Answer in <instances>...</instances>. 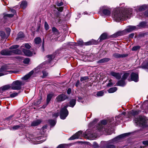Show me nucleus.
<instances>
[{
    "label": "nucleus",
    "instance_id": "obj_58",
    "mask_svg": "<svg viewBox=\"0 0 148 148\" xmlns=\"http://www.w3.org/2000/svg\"><path fill=\"white\" fill-rule=\"evenodd\" d=\"M79 83H80L79 81V80L77 81L76 82V84H75V86L77 87H78V86L79 84Z\"/></svg>",
    "mask_w": 148,
    "mask_h": 148
},
{
    "label": "nucleus",
    "instance_id": "obj_25",
    "mask_svg": "<svg viewBox=\"0 0 148 148\" xmlns=\"http://www.w3.org/2000/svg\"><path fill=\"white\" fill-rule=\"evenodd\" d=\"M35 43L36 45H38L42 42L41 39L39 37H37L34 39Z\"/></svg>",
    "mask_w": 148,
    "mask_h": 148
},
{
    "label": "nucleus",
    "instance_id": "obj_35",
    "mask_svg": "<svg viewBox=\"0 0 148 148\" xmlns=\"http://www.w3.org/2000/svg\"><path fill=\"white\" fill-rule=\"evenodd\" d=\"M97 43L96 41H95V43H93L91 41H88L87 42L84 43V45H91L92 44H96Z\"/></svg>",
    "mask_w": 148,
    "mask_h": 148
},
{
    "label": "nucleus",
    "instance_id": "obj_55",
    "mask_svg": "<svg viewBox=\"0 0 148 148\" xmlns=\"http://www.w3.org/2000/svg\"><path fill=\"white\" fill-rule=\"evenodd\" d=\"M59 115V114L58 112H57L56 113H54L53 114V117H57Z\"/></svg>",
    "mask_w": 148,
    "mask_h": 148
},
{
    "label": "nucleus",
    "instance_id": "obj_9",
    "mask_svg": "<svg viewBox=\"0 0 148 148\" xmlns=\"http://www.w3.org/2000/svg\"><path fill=\"white\" fill-rule=\"evenodd\" d=\"M110 75L114 77L116 79H119L121 77V74L119 73H116L113 71H111L110 73Z\"/></svg>",
    "mask_w": 148,
    "mask_h": 148
},
{
    "label": "nucleus",
    "instance_id": "obj_59",
    "mask_svg": "<svg viewBox=\"0 0 148 148\" xmlns=\"http://www.w3.org/2000/svg\"><path fill=\"white\" fill-rule=\"evenodd\" d=\"M113 83L112 82H110L108 83L107 85V86L108 87H110L113 85Z\"/></svg>",
    "mask_w": 148,
    "mask_h": 148
},
{
    "label": "nucleus",
    "instance_id": "obj_49",
    "mask_svg": "<svg viewBox=\"0 0 148 148\" xmlns=\"http://www.w3.org/2000/svg\"><path fill=\"white\" fill-rule=\"evenodd\" d=\"M14 15V14H6L4 15V17H6L8 16L9 17H12Z\"/></svg>",
    "mask_w": 148,
    "mask_h": 148
},
{
    "label": "nucleus",
    "instance_id": "obj_61",
    "mask_svg": "<svg viewBox=\"0 0 148 148\" xmlns=\"http://www.w3.org/2000/svg\"><path fill=\"white\" fill-rule=\"evenodd\" d=\"M134 33L131 34L129 35V38H132L134 36Z\"/></svg>",
    "mask_w": 148,
    "mask_h": 148
},
{
    "label": "nucleus",
    "instance_id": "obj_24",
    "mask_svg": "<svg viewBox=\"0 0 148 148\" xmlns=\"http://www.w3.org/2000/svg\"><path fill=\"white\" fill-rule=\"evenodd\" d=\"M22 127L21 125H14L13 127H11L10 129L11 130H16Z\"/></svg>",
    "mask_w": 148,
    "mask_h": 148
},
{
    "label": "nucleus",
    "instance_id": "obj_37",
    "mask_svg": "<svg viewBox=\"0 0 148 148\" xmlns=\"http://www.w3.org/2000/svg\"><path fill=\"white\" fill-rule=\"evenodd\" d=\"M19 93L14 92L10 95V97L12 98L18 95Z\"/></svg>",
    "mask_w": 148,
    "mask_h": 148
},
{
    "label": "nucleus",
    "instance_id": "obj_4",
    "mask_svg": "<svg viewBox=\"0 0 148 148\" xmlns=\"http://www.w3.org/2000/svg\"><path fill=\"white\" fill-rule=\"evenodd\" d=\"M67 107V106H64L61 110L60 118L61 119H64L68 115V112L66 109Z\"/></svg>",
    "mask_w": 148,
    "mask_h": 148
},
{
    "label": "nucleus",
    "instance_id": "obj_36",
    "mask_svg": "<svg viewBox=\"0 0 148 148\" xmlns=\"http://www.w3.org/2000/svg\"><path fill=\"white\" fill-rule=\"evenodd\" d=\"M6 68L5 66H2L0 69V72H6Z\"/></svg>",
    "mask_w": 148,
    "mask_h": 148
},
{
    "label": "nucleus",
    "instance_id": "obj_60",
    "mask_svg": "<svg viewBox=\"0 0 148 148\" xmlns=\"http://www.w3.org/2000/svg\"><path fill=\"white\" fill-rule=\"evenodd\" d=\"M58 10L59 11L62 12L63 10V8L62 7H59L58 8Z\"/></svg>",
    "mask_w": 148,
    "mask_h": 148
},
{
    "label": "nucleus",
    "instance_id": "obj_56",
    "mask_svg": "<svg viewBox=\"0 0 148 148\" xmlns=\"http://www.w3.org/2000/svg\"><path fill=\"white\" fill-rule=\"evenodd\" d=\"M101 123L103 125H106L107 124V122L106 120H103L101 121Z\"/></svg>",
    "mask_w": 148,
    "mask_h": 148
},
{
    "label": "nucleus",
    "instance_id": "obj_48",
    "mask_svg": "<svg viewBox=\"0 0 148 148\" xmlns=\"http://www.w3.org/2000/svg\"><path fill=\"white\" fill-rule=\"evenodd\" d=\"M88 79V77H82L80 79V81L81 82H82L84 80H85L87 79Z\"/></svg>",
    "mask_w": 148,
    "mask_h": 148
},
{
    "label": "nucleus",
    "instance_id": "obj_6",
    "mask_svg": "<svg viewBox=\"0 0 148 148\" xmlns=\"http://www.w3.org/2000/svg\"><path fill=\"white\" fill-rule=\"evenodd\" d=\"M129 135V133L124 134L120 135L110 141V143H114L117 141L119 139Z\"/></svg>",
    "mask_w": 148,
    "mask_h": 148
},
{
    "label": "nucleus",
    "instance_id": "obj_62",
    "mask_svg": "<svg viewBox=\"0 0 148 148\" xmlns=\"http://www.w3.org/2000/svg\"><path fill=\"white\" fill-rule=\"evenodd\" d=\"M63 3L62 2H61L59 3H58L57 4V5L58 6H60L62 5H63Z\"/></svg>",
    "mask_w": 148,
    "mask_h": 148
},
{
    "label": "nucleus",
    "instance_id": "obj_31",
    "mask_svg": "<svg viewBox=\"0 0 148 148\" xmlns=\"http://www.w3.org/2000/svg\"><path fill=\"white\" fill-rule=\"evenodd\" d=\"M147 23L145 22H142L139 23L138 25L137 26H139L141 27H145Z\"/></svg>",
    "mask_w": 148,
    "mask_h": 148
},
{
    "label": "nucleus",
    "instance_id": "obj_50",
    "mask_svg": "<svg viewBox=\"0 0 148 148\" xmlns=\"http://www.w3.org/2000/svg\"><path fill=\"white\" fill-rule=\"evenodd\" d=\"M142 67L144 69H148V62L145 65L143 64L142 65Z\"/></svg>",
    "mask_w": 148,
    "mask_h": 148
},
{
    "label": "nucleus",
    "instance_id": "obj_26",
    "mask_svg": "<svg viewBox=\"0 0 148 148\" xmlns=\"http://www.w3.org/2000/svg\"><path fill=\"white\" fill-rule=\"evenodd\" d=\"M27 6V3L26 1H22L20 4V6L23 9H25Z\"/></svg>",
    "mask_w": 148,
    "mask_h": 148
},
{
    "label": "nucleus",
    "instance_id": "obj_63",
    "mask_svg": "<svg viewBox=\"0 0 148 148\" xmlns=\"http://www.w3.org/2000/svg\"><path fill=\"white\" fill-rule=\"evenodd\" d=\"M71 92V90L70 88H69L67 91V93L68 94H69Z\"/></svg>",
    "mask_w": 148,
    "mask_h": 148
},
{
    "label": "nucleus",
    "instance_id": "obj_33",
    "mask_svg": "<svg viewBox=\"0 0 148 148\" xmlns=\"http://www.w3.org/2000/svg\"><path fill=\"white\" fill-rule=\"evenodd\" d=\"M129 73H126L124 74L122 76V79H123L125 80L128 77L129 75Z\"/></svg>",
    "mask_w": 148,
    "mask_h": 148
},
{
    "label": "nucleus",
    "instance_id": "obj_27",
    "mask_svg": "<svg viewBox=\"0 0 148 148\" xmlns=\"http://www.w3.org/2000/svg\"><path fill=\"white\" fill-rule=\"evenodd\" d=\"M46 58L47 59L48 62H50L54 58V56L53 55H48L46 56Z\"/></svg>",
    "mask_w": 148,
    "mask_h": 148
},
{
    "label": "nucleus",
    "instance_id": "obj_23",
    "mask_svg": "<svg viewBox=\"0 0 148 148\" xmlns=\"http://www.w3.org/2000/svg\"><path fill=\"white\" fill-rule=\"evenodd\" d=\"M125 81L124 80L122 79L121 80L119 81L118 82V85L120 86H124L125 84Z\"/></svg>",
    "mask_w": 148,
    "mask_h": 148
},
{
    "label": "nucleus",
    "instance_id": "obj_32",
    "mask_svg": "<svg viewBox=\"0 0 148 148\" xmlns=\"http://www.w3.org/2000/svg\"><path fill=\"white\" fill-rule=\"evenodd\" d=\"M24 35L22 32H19L18 34V38L17 39H19L24 37Z\"/></svg>",
    "mask_w": 148,
    "mask_h": 148
},
{
    "label": "nucleus",
    "instance_id": "obj_40",
    "mask_svg": "<svg viewBox=\"0 0 148 148\" xmlns=\"http://www.w3.org/2000/svg\"><path fill=\"white\" fill-rule=\"evenodd\" d=\"M115 146L113 145L108 144L106 146V148H115Z\"/></svg>",
    "mask_w": 148,
    "mask_h": 148
},
{
    "label": "nucleus",
    "instance_id": "obj_1",
    "mask_svg": "<svg viewBox=\"0 0 148 148\" xmlns=\"http://www.w3.org/2000/svg\"><path fill=\"white\" fill-rule=\"evenodd\" d=\"M132 10L131 8H126L123 12L119 9H117L113 13L112 17L117 22L121 20L129 18L132 13Z\"/></svg>",
    "mask_w": 148,
    "mask_h": 148
},
{
    "label": "nucleus",
    "instance_id": "obj_42",
    "mask_svg": "<svg viewBox=\"0 0 148 148\" xmlns=\"http://www.w3.org/2000/svg\"><path fill=\"white\" fill-rule=\"evenodd\" d=\"M30 60L29 58H25L23 61L25 64H28Z\"/></svg>",
    "mask_w": 148,
    "mask_h": 148
},
{
    "label": "nucleus",
    "instance_id": "obj_16",
    "mask_svg": "<svg viewBox=\"0 0 148 148\" xmlns=\"http://www.w3.org/2000/svg\"><path fill=\"white\" fill-rule=\"evenodd\" d=\"M22 50L23 52L26 56H32V52L29 50L22 49Z\"/></svg>",
    "mask_w": 148,
    "mask_h": 148
},
{
    "label": "nucleus",
    "instance_id": "obj_28",
    "mask_svg": "<svg viewBox=\"0 0 148 148\" xmlns=\"http://www.w3.org/2000/svg\"><path fill=\"white\" fill-rule=\"evenodd\" d=\"M53 96V95L52 94H49L47 95V104L49 103Z\"/></svg>",
    "mask_w": 148,
    "mask_h": 148
},
{
    "label": "nucleus",
    "instance_id": "obj_20",
    "mask_svg": "<svg viewBox=\"0 0 148 148\" xmlns=\"http://www.w3.org/2000/svg\"><path fill=\"white\" fill-rule=\"evenodd\" d=\"M147 8V5H143L137 8V9H138V10H137V9H136V10L137 12H138V11H142L145 10Z\"/></svg>",
    "mask_w": 148,
    "mask_h": 148
},
{
    "label": "nucleus",
    "instance_id": "obj_54",
    "mask_svg": "<svg viewBox=\"0 0 148 148\" xmlns=\"http://www.w3.org/2000/svg\"><path fill=\"white\" fill-rule=\"evenodd\" d=\"M44 64V63H42V64H40L39 66L37 67V69H40V68H42V67H44V66H43V65Z\"/></svg>",
    "mask_w": 148,
    "mask_h": 148
},
{
    "label": "nucleus",
    "instance_id": "obj_11",
    "mask_svg": "<svg viewBox=\"0 0 148 148\" xmlns=\"http://www.w3.org/2000/svg\"><path fill=\"white\" fill-rule=\"evenodd\" d=\"M128 55L127 54H119L118 53H114L113 54V56L116 58H123L127 56Z\"/></svg>",
    "mask_w": 148,
    "mask_h": 148
},
{
    "label": "nucleus",
    "instance_id": "obj_10",
    "mask_svg": "<svg viewBox=\"0 0 148 148\" xmlns=\"http://www.w3.org/2000/svg\"><path fill=\"white\" fill-rule=\"evenodd\" d=\"M131 79L132 80L137 82L138 80V75L137 74L132 73L131 74Z\"/></svg>",
    "mask_w": 148,
    "mask_h": 148
},
{
    "label": "nucleus",
    "instance_id": "obj_3",
    "mask_svg": "<svg viewBox=\"0 0 148 148\" xmlns=\"http://www.w3.org/2000/svg\"><path fill=\"white\" fill-rule=\"evenodd\" d=\"M134 121L137 125H143L145 123L146 118L144 116H140L138 117L135 118Z\"/></svg>",
    "mask_w": 148,
    "mask_h": 148
},
{
    "label": "nucleus",
    "instance_id": "obj_12",
    "mask_svg": "<svg viewBox=\"0 0 148 148\" xmlns=\"http://www.w3.org/2000/svg\"><path fill=\"white\" fill-rule=\"evenodd\" d=\"M11 51L8 50H2L0 53L2 55L9 56L11 55Z\"/></svg>",
    "mask_w": 148,
    "mask_h": 148
},
{
    "label": "nucleus",
    "instance_id": "obj_38",
    "mask_svg": "<svg viewBox=\"0 0 148 148\" xmlns=\"http://www.w3.org/2000/svg\"><path fill=\"white\" fill-rule=\"evenodd\" d=\"M24 46H25V47L27 49H29L30 47H31V46H30L29 45V44H25L24 45H23L21 47V49H22V47H23Z\"/></svg>",
    "mask_w": 148,
    "mask_h": 148
},
{
    "label": "nucleus",
    "instance_id": "obj_5",
    "mask_svg": "<svg viewBox=\"0 0 148 148\" xmlns=\"http://www.w3.org/2000/svg\"><path fill=\"white\" fill-rule=\"evenodd\" d=\"M104 14L105 15L109 16L110 15L111 12L109 8L107 6H103L100 8Z\"/></svg>",
    "mask_w": 148,
    "mask_h": 148
},
{
    "label": "nucleus",
    "instance_id": "obj_53",
    "mask_svg": "<svg viewBox=\"0 0 148 148\" xmlns=\"http://www.w3.org/2000/svg\"><path fill=\"white\" fill-rule=\"evenodd\" d=\"M6 30L7 32V34L8 35L10 34V28H7L6 29Z\"/></svg>",
    "mask_w": 148,
    "mask_h": 148
},
{
    "label": "nucleus",
    "instance_id": "obj_34",
    "mask_svg": "<svg viewBox=\"0 0 148 148\" xmlns=\"http://www.w3.org/2000/svg\"><path fill=\"white\" fill-rule=\"evenodd\" d=\"M0 36L2 38H6V35L5 32L1 31H0Z\"/></svg>",
    "mask_w": 148,
    "mask_h": 148
},
{
    "label": "nucleus",
    "instance_id": "obj_18",
    "mask_svg": "<svg viewBox=\"0 0 148 148\" xmlns=\"http://www.w3.org/2000/svg\"><path fill=\"white\" fill-rule=\"evenodd\" d=\"M41 121L40 120H37L33 121L31 124V125L33 126H36L39 125Z\"/></svg>",
    "mask_w": 148,
    "mask_h": 148
},
{
    "label": "nucleus",
    "instance_id": "obj_2",
    "mask_svg": "<svg viewBox=\"0 0 148 148\" xmlns=\"http://www.w3.org/2000/svg\"><path fill=\"white\" fill-rule=\"evenodd\" d=\"M11 86V89L13 90H19L21 88L22 83L21 81L16 80L14 81L10 84Z\"/></svg>",
    "mask_w": 148,
    "mask_h": 148
},
{
    "label": "nucleus",
    "instance_id": "obj_17",
    "mask_svg": "<svg viewBox=\"0 0 148 148\" xmlns=\"http://www.w3.org/2000/svg\"><path fill=\"white\" fill-rule=\"evenodd\" d=\"M110 60V59L108 58H105L101 59L97 61L98 63H103L108 62Z\"/></svg>",
    "mask_w": 148,
    "mask_h": 148
},
{
    "label": "nucleus",
    "instance_id": "obj_21",
    "mask_svg": "<svg viewBox=\"0 0 148 148\" xmlns=\"http://www.w3.org/2000/svg\"><path fill=\"white\" fill-rule=\"evenodd\" d=\"M107 37V34L106 33H103L100 36L99 38V41H101L103 40H104L106 39Z\"/></svg>",
    "mask_w": 148,
    "mask_h": 148
},
{
    "label": "nucleus",
    "instance_id": "obj_47",
    "mask_svg": "<svg viewBox=\"0 0 148 148\" xmlns=\"http://www.w3.org/2000/svg\"><path fill=\"white\" fill-rule=\"evenodd\" d=\"M45 27L46 30H48L49 28V26L46 22H45Z\"/></svg>",
    "mask_w": 148,
    "mask_h": 148
},
{
    "label": "nucleus",
    "instance_id": "obj_15",
    "mask_svg": "<svg viewBox=\"0 0 148 148\" xmlns=\"http://www.w3.org/2000/svg\"><path fill=\"white\" fill-rule=\"evenodd\" d=\"M11 86L10 84H7L4 85L1 87L0 89L2 91L7 90H8L11 89Z\"/></svg>",
    "mask_w": 148,
    "mask_h": 148
},
{
    "label": "nucleus",
    "instance_id": "obj_57",
    "mask_svg": "<svg viewBox=\"0 0 148 148\" xmlns=\"http://www.w3.org/2000/svg\"><path fill=\"white\" fill-rule=\"evenodd\" d=\"M143 143L144 145H148V141H144L143 142Z\"/></svg>",
    "mask_w": 148,
    "mask_h": 148
},
{
    "label": "nucleus",
    "instance_id": "obj_19",
    "mask_svg": "<svg viewBox=\"0 0 148 148\" xmlns=\"http://www.w3.org/2000/svg\"><path fill=\"white\" fill-rule=\"evenodd\" d=\"M11 55H13V54H21L22 53L21 51L18 49L11 51Z\"/></svg>",
    "mask_w": 148,
    "mask_h": 148
},
{
    "label": "nucleus",
    "instance_id": "obj_64",
    "mask_svg": "<svg viewBox=\"0 0 148 148\" xmlns=\"http://www.w3.org/2000/svg\"><path fill=\"white\" fill-rule=\"evenodd\" d=\"M58 148H64V147L63 145H60L58 147Z\"/></svg>",
    "mask_w": 148,
    "mask_h": 148
},
{
    "label": "nucleus",
    "instance_id": "obj_13",
    "mask_svg": "<svg viewBox=\"0 0 148 148\" xmlns=\"http://www.w3.org/2000/svg\"><path fill=\"white\" fill-rule=\"evenodd\" d=\"M138 29L137 27L134 26H129L126 29V31L128 32H130L133 30H135Z\"/></svg>",
    "mask_w": 148,
    "mask_h": 148
},
{
    "label": "nucleus",
    "instance_id": "obj_39",
    "mask_svg": "<svg viewBox=\"0 0 148 148\" xmlns=\"http://www.w3.org/2000/svg\"><path fill=\"white\" fill-rule=\"evenodd\" d=\"M49 122L50 124V125L53 126H54L56 123V121L55 120H50L49 121Z\"/></svg>",
    "mask_w": 148,
    "mask_h": 148
},
{
    "label": "nucleus",
    "instance_id": "obj_30",
    "mask_svg": "<svg viewBox=\"0 0 148 148\" xmlns=\"http://www.w3.org/2000/svg\"><path fill=\"white\" fill-rule=\"evenodd\" d=\"M117 90V88L116 87L111 88L108 90V92L111 93H113Z\"/></svg>",
    "mask_w": 148,
    "mask_h": 148
},
{
    "label": "nucleus",
    "instance_id": "obj_14",
    "mask_svg": "<svg viewBox=\"0 0 148 148\" xmlns=\"http://www.w3.org/2000/svg\"><path fill=\"white\" fill-rule=\"evenodd\" d=\"M33 73H34V71H31L27 74L25 75L23 77H22V79L23 80H27L33 74Z\"/></svg>",
    "mask_w": 148,
    "mask_h": 148
},
{
    "label": "nucleus",
    "instance_id": "obj_52",
    "mask_svg": "<svg viewBox=\"0 0 148 148\" xmlns=\"http://www.w3.org/2000/svg\"><path fill=\"white\" fill-rule=\"evenodd\" d=\"M123 35L122 32H118L116 33V36H119Z\"/></svg>",
    "mask_w": 148,
    "mask_h": 148
},
{
    "label": "nucleus",
    "instance_id": "obj_8",
    "mask_svg": "<svg viewBox=\"0 0 148 148\" xmlns=\"http://www.w3.org/2000/svg\"><path fill=\"white\" fill-rule=\"evenodd\" d=\"M82 131H79L77 132L75 134L73 135L69 139L70 140H73L76 139H77L79 138V137L82 135Z\"/></svg>",
    "mask_w": 148,
    "mask_h": 148
},
{
    "label": "nucleus",
    "instance_id": "obj_7",
    "mask_svg": "<svg viewBox=\"0 0 148 148\" xmlns=\"http://www.w3.org/2000/svg\"><path fill=\"white\" fill-rule=\"evenodd\" d=\"M67 98V96L65 95L62 94L58 95L56 98L57 101L60 102L64 101Z\"/></svg>",
    "mask_w": 148,
    "mask_h": 148
},
{
    "label": "nucleus",
    "instance_id": "obj_41",
    "mask_svg": "<svg viewBox=\"0 0 148 148\" xmlns=\"http://www.w3.org/2000/svg\"><path fill=\"white\" fill-rule=\"evenodd\" d=\"M140 48V47L139 46H134L133 47L132 49V51H136L139 49Z\"/></svg>",
    "mask_w": 148,
    "mask_h": 148
},
{
    "label": "nucleus",
    "instance_id": "obj_51",
    "mask_svg": "<svg viewBox=\"0 0 148 148\" xmlns=\"http://www.w3.org/2000/svg\"><path fill=\"white\" fill-rule=\"evenodd\" d=\"M140 112L139 111H133L132 114L134 115L138 114Z\"/></svg>",
    "mask_w": 148,
    "mask_h": 148
},
{
    "label": "nucleus",
    "instance_id": "obj_46",
    "mask_svg": "<svg viewBox=\"0 0 148 148\" xmlns=\"http://www.w3.org/2000/svg\"><path fill=\"white\" fill-rule=\"evenodd\" d=\"M84 43L83 41L82 40H79L77 41V43L79 45H84Z\"/></svg>",
    "mask_w": 148,
    "mask_h": 148
},
{
    "label": "nucleus",
    "instance_id": "obj_29",
    "mask_svg": "<svg viewBox=\"0 0 148 148\" xmlns=\"http://www.w3.org/2000/svg\"><path fill=\"white\" fill-rule=\"evenodd\" d=\"M76 100L74 99H71L70 102V106L73 107L75 105Z\"/></svg>",
    "mask_w": 148,
    "mask_h": 148
},
{
    "label": "nucleus",
    "instance_id": "obj_44",
    "mask_svg": "<svg viewBox=\"0 0 148 148\" xmlns=\"http://www.w3.org/2000/svg\"><path fill=\"white\" fill-rule=\"evenodd\" d=\"M42 72L43 75L42 77L43 78H45L48 75V73L46 71H43Z\"/></svg>",
    "mask_w": 148,
    "mask_h": 148
},
{
    "label": "nucleus",
    "instance_id": "obj_45",
    "mask_svg": "<svg viewBox=\"0 0 148 148\" xmlns=\"http://www.w3.org/2000/svg\"><path fill=\"white\" fill-rule=\"evenodd\" d=\"M103 92L102 91H100L97 92V95L98 96H101L103 95Z\"/></svg>",
    "mask_w": 148,
    "mask_h": 148
},
{
    "label": "nucleus",
    "instance_id": "obj_22",
    "mask_svg": "<svg viewBox=\"0 0 148 148\" xmlns=\"http://www.w3.org/2000/svg\"><path fill=\"white\" fill-rule=\"evenodd\" d=\"M52 32L53 34H55L57 36H58L59 33L58 30L55 27H53L52 29Z\"/></svg>",
    "mask_w": 148,
    "mask_h": 148
},
{
    "label": "nucleus",
    "instance_id": "obj_43",
    "mask_svg": "<svg viewBox=\"0 0 148 148\" xmlns=\"http://www.w3.org/2000/svg\"><path fill=\"white\" fill-rule=\"evenodd\" d=\"M19 47V46L18 45H13L11 46L10 48V49H16L18 48Z\"/></svg>",
    "mask_w": 148,
    "mask_h": 148
}]
</instances>
